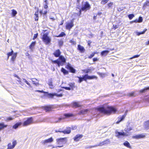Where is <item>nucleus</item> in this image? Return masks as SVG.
<instances>
[{
    "label": "nucleus",
    "instance_id": "37",
    "mask_svg": "<svg viewBox=\"0 0 149 149\" xmlns=\"http://www.w3.org/2000/svg\"><path fill=\"white\" fill-rule=\"evenodd\" d=\"M6 127V125H5L3 123H0V131Z\"/></svg>",
    "mask_w": 149,
    "mask_h": 149
},
{
    "label": "nucleus",
    "instance_id": "27",
    "mask_svg": "<svg viewBox=\"0 0 149 149\" xmlns=\"http://www.w3.org/2000/svg\"><path fill=\"white\" fill-rule=\"evenodd\" d=\"M149 6V3L146 1L144 3L142 8L143 10H145Z\"/></svg>",
    "mask_w": 149,
    "mask_h": 149
},
{
    "label": "nucleus",
    "instance_id": "17",
    "mask_svg": "<svg viewBox=\"0 0 149 149\" xmlns=\"http://www.w3.org/2000/svg\"><path fill=\"white\" fill-rule=\"evenodd\" d=\"M127 110L125 112V114L124 115L122 116H120L118 117V121H122L123 120L124 118H125V117L126 116L127 113Z\"/></svg>",
    "mask_w": 149,
    "mask_h": 149
},
{
    "label": "nucleus",
    "instance_id": "48",
    "mask_svg": "<svg viewBox=\"0 0 149 149\" xmlns=\"http://www.w3.org/2000/svg\"><path fill=\"white\" fill-rule=\"evenodd\" d=\"M134 16V15L133 14H129L128 15V17L130 19H132Z\"/></svg>",
    "mask_w": 149,
    "mask_h": 149
},
{
    "label": "nucleus",
    "instance_id": "7",
    "mask_svg": "<svg viewBox=\"0 0 149 149\" xmlns=\"http://www.w3.org/2000/svg\"><path fill=\"white\" fill-rule=\"evenodd\" d=\"M58 63H59V66L63 65L65 63L66 59L64 57L62 56H59L58 59Z\"/></svg>",
    "mask_w": 149,
    "mask_h": 149
},
{
    "label": "nucleus",
    "instance_id": "36",
    "mask_svg": "<svg viewBox=\"0 0 149 149\" xmlns=\"http://www.w3.org/2000/svg\"><path fill=\"white\" fill-rule=\"evenodd\" d=\"M68 85L70 86L72 90H73L74 88L75 87L74 83H70L68 84Z\"/></svg>",
    "mask_w": 149,
    "mask_h": 149
},
{
    "label": "nucleus",
    "instance_id": "22",
    "mask_svg": "<svg viewBox=\"0 0 149 149\" xmlns=\"http://www.w3.org/2000/svg\"><path fill=\"white\" fill-rule=\"evenodd\" d=\"M94 68H91V69H84L82 70V71L85 73H88L90 72L91 70H93Z\"/></svg>",
    "mask_w": 149,
    "mask_h": 149
},
{
    "label": "nucleus",
    "instance_id": "26",
    "mask_svg": "<svg viewBox=\"0 0 149 149\" xmlns=\"http://www.w3.org/2000/svg\"><path fill=\"white\" fill-rule=\"evenodd\" d=\"M31 80L33 82V84L35 85L36 86H37L38 85V82H36L38 80L36 78H32Z\"/></svg>",
    "mask_w": 149,
    "mask_h": 149
},
{
    "label": "nucleus",
    "instance_id": "12",
    "mask_svg": "<svg viewBox=\"0 0 149 149\" xmlns=\"http://www.w3.org/2000/svg\"><path fill=\"white\" fill-rule=\"evenodd\" d=\"M66 67L67 68L70 70V72L72 73H75V72L76 70L75 69L72 67L70 64H68L67 65Z\"/></svg>",
    "mask_w": 149,
    "mask_h": 149
},
{
    "label": "nucleus",
    "instance_id": "8",
    "mask_svg": "<svg viewBox=\"0 0 149 149\" xmlns=\"http://www.w3.org/2000/svg\"><path fill=\"white\" fill-rule=\"evenodd\" d=\"M115 136L118 138H119L121 136H127L128 135L126 133L123 132H119L117 131H116Z\"/></svg>",
    "mask_w": 149,
    "mask_h": 149
},
{
    "label": "nucleus",
    "instance_id": "61",
    "mask_svg": "<svg viewBox=\"0 0 149 149\" xmlns=\"http://www.w3.org/2000/svg\"><path fill=\"white\" fill-rule=\"evenodd\" d=\"M63 44V42L62 41H60L59 42V44L60 46H62Z\"/></svg>",
    "mask_w": 149,
    "mask_h": 149
},
{
    "label": "nucleus",
    "instance_id": "34",
    "mask_svg": "<svg viewBox=\"0 0 149 149\" xmlns=\"http://www.w3.org/2000/svg\"><path fill=\"white\" fill-rule=\"evenodd\" d=\"M44 109L46 111H50L52 110V108L48 106H46L43 107Z\"/></svg>",
    "mask_w": 149,
    "mask_h": 149
},
{
    "label": "nucleus",
    "instance_id": "5",
    "mask_svg": "<svg viewBox=\"0 0 149 149\" xmlns=\"http://www.w3.org/2000/svg\"><path fill=\"white\" fill-rule=\"evenodd\" d=\"M91 8V6L88 2L86 1L84 4H82L81 9L83 11H86L89 10Z\"/></svg>",
    "mask_w": 149,
    "mask_h": 149
},
{
    "label": "nucleus",
    "instance_id": "13",
    "mask_svg": "<svg viewBox=\"0 0 149 149\" xmlns=\"http://www.w3.org/2000/svg\"><path fill=\"white\" fill-rule=\"evenodd\" d=\"M89 111V110L87 109H83L79 112L78 114L79 115H84L87 114Z\"/></svg>",
    "mask_w": 149,
    "mask_h": 149
},
{
    "label": "nucleus",
    "instance_id": "44",
    "mask_svg": "<svg viewBox=\"0 0 149 149\" xmlns=\"http://www.w3.org/2000/svg\"><path fill=\"white\" fill-rule=\"evenodd\" d=\"M145 127L146 128H149V122H145Z\"/></svg>",
    "mask_w": 149,
    "mask_h": 149
},
{
    "label": "nucleus",
    "instance_id": "53",
    "mask_svg": "<svg viewBox=\"0 0 149 149\" xmlns=\"http://www.w3.org/2000/svg\"><path fill=\"white\" fill-rule=\"evenodd\" d=\"M108 0H102L101 2V3L103 4H105L108 1Z\"/></svg>",
    "mask_w": 149,
    "mask_h": 149
},
{
    "label": "nucleus",
    "instance_id": "50",
    "mask_svg": "<svg viewBox=\"0 0 149 149\" xmlns=\"http://www.w3.org/2000/svg\"><path fill=\"white\" fill-rule=\"evenodd\" d=\"M103 141H102V142H100L99 144H96V145H95L96 146H97V147L98 146H102L103 145H104V143H103Z\"/></svg>",
    "mask_w": 149,
    "mask_h": 149
},
{
    "label": "nucleus",
    "instance_id": "25",
    "mask_svg": "<svg viewBox=\"0 0 149 149\" xmlns=\"http://www.w3.org/2000/svg\"><path fill=\"white\" fill-rule=\"evenodd\" d=\"M123 144L124 146L127 147L128 148H131V147L130 146L129 143L127 141H125L123 143Z\"/></svg>",
    "mask_w": 149,
    "mask_h": 149
},
{
    "label": "nucleus",
    "instance_id": "3",
    "mask_svg": "<svg viewBox=\"0 0 149 149\" xmlns=\"http://www.w3.org/2000/svg\"><path fill=\"white\" fill-rule=\"evenodd\" d=\"M67 138H60L56 139L57 143L59 146L57 147L59 148L62 147L63 146V144H65L67 142Z\"/></svg>",
    "mask_w": 149,
    "mask_h": 149
},
{
    "label": "nucleus",
    "instance_id": "52",
    "mask_svg": "<svg viewBox=\"0 0 149 149\" xmlns=\"http://www.w3.org/2000/svg\"><path fill=\"white\" fill-rule=\"evenodd\" d=\"M97 147V146L96 145L94 146H88L86 147H85L86 149L91 148L94 147Z\"/></svg>",
    "mask_w": 149,
    "mask_h": 149
},
{
    "label": "nucleus",
    "instance_id": "14",
    "mask_svg": "<svg viewBox=\"0 0 149 149\" xmlns=\"http://www.w3.org/2000/svg\"><path fill=\"white\" fill-rule=\"evenodd\" d=\"M146 137L144 134H141L136 135L133 136V138L136 139H139L141 138H144Z\"/></svg>",
    "mask_w": 149,
    "mask_h": 149
},
{
    "label": "nucleus",
    "instance_id": "20",
    "mask_svg": "<svg viewBox=\"0 0 149 149\" xmlns=\"http://www.w3.org/2000/svg\"><path fill=\"white\" fill-rule=\"evenodd\" d=\"M72 105L76 107H80L82 106L80 104L79 102H73L72 103Z\"/></svg>",
    "mask_w": 149,
    "mask_h": 149
},
{
    "label": "nucleus",
    "instance_id": "51",
    "mask_svg": "<svg viewBox=\"0 0 149 149\" xmlns=\"http://www.w3.org/2000/svg\"><path fill=\"white\" fill-rule=\"evenodd\" d=\"M96 54V52H94V53H92L90 55V56H88V58H91L93 57L94 56L95 54Z\"/></svg>",
    "mask_w": 149,
    "mask_h": 149
},
{
    "label": "nucleus",
    "instance_id": "21",
    "mask_svg": "<svg viewBox=\"0 0 149 149\" xmlns=\"http://www.w3.org/2000/svg\"><path fill=\"white\" fill-rule=\"evenodd\" d=\"M60 132H62L65 134H69L71 132V130L70 129H67L66 130H65L64 131H59Z\"/></svg>",
    "mask_w": 149,
    "mask_h": 149
},
{
    "label": "nucleus",
    "instance_id": "40",
    "mask_svg": "<svg viewBox=\"0 0 149 149\" xmlns=\"http://www.w3.org/2000/svg\"><path fill=\"white\" fill-rule=\"evenodd\" d=\"M14 53L13 51L11 49V51L10 52H9L7 53V55L8 56L7 58L8 59L9 56L13 55Z\"/></svg>",
    "mask_w": 149,
    "mask_h": 149
},
{
    "label": "nucleus",
    "instance_id": "38",
    "mask_svg": "<svg viewBox=\"0 0 149 149\" xmlns=\"http://www.w3.org/2000/svg\"><path fill=\"white\" fill-rule=\"evenodd\" d=\"M36 44V42H33L29 46V48L31 49H32L33 47L35 46Z\"/></svg>",
    "mask_w": 149,
    "mask_h": 149
},
{
    "label": "nucleus",
    "instance_id": "33",
    "mask_svg": "<svg viewBox=\"0 0 149 149\" xmlns=\"http://www.w3.org/2000/svg\"><path fill=\"white\" fill-rule=\"evenodd\" d=\"M64 116L65 118H68L73 116V115L72 113H67L65 114Z\"/></svg>",
    "mask_w": 149,
    "mask_h": 149
},
{
    "label": "nucleus",
    "instance_id": "42",
    "mask_svg": "<svg viewBox=\"0 0 149 149\" xmlns=\"http://www.w3.org/2000/svg\"><path fill=\"white\" fill-rule=\"evenodd\" d=\"M33 120L32 117H28L24 119V121H32Z\"/></svg>",
    "mask_w": 149,
    "mask_h": 149
},
{
    "label": "nucleus",
    "instance_id": "58",
    "mask_svg": "<svg viewBox=\"0 0 149 149\" xmlns=\"http://www.w3.org/2000/svg\"><path fill=\"white\" fill-rule=\"evenodd\" d=\"M128 95L130 96H134V93H129L128 94Z\"/></svg>",
    "mask_w": 149,
    "mask_h": 149
},
{
    "label": "nucleus",
    "instance_id": "54",
    "mask_svg": "<svg viewBox=\"0 0 149 149\" xmlns=\"http://www.w3.org/2000/svg\"><path fill=\"white\" fill-rule=\"evenodd\" d=\"M78 78L79 79L78 82L80 83L82 81L84 80L82 77H78Z\"/></svg>",
    "mask_w": 149,
    "mask_h": 149
},
{
    "label": "nucleus",
    "instance_id": "11",
    "mask_svg": "<svg viewBox=\"0 0 149 149\" xmlns=\"http://www.w3.org/2000/svg\"><path fill=\"white\" fill-rule=\"evenodd\" d=\"M53 140L52 137H51L48 139L42 141L41 142L42 144L45 145L46 143H50L53 141Z\"/></svg>",
    "mask_w": 149,
    "mask_h": 149
},
{
    "label": "nucleus",
    "instance_id": "64",
    "mask_svg": "<svg viewBox=\"0 0 149 149\" xmlns=\"http://www.w3.org/2000/svg\"><path fill=\"white\" fill-rule=\"evenodd\" d=\"M47 4L48 3H45V4L44 8H45L46 9L48 8Z\"/></svg>",
    "mask_w": 149,
    "mask_h": 149
},
{
    "label": "nucleus",
    "instance_id": "31",
    "mask_svg": "<svg viewBox=\"0 0 149 149\" xmlns=\"http://www.w3.org/2000/svg\"><path fill=\"white\" fill-rule=\"evenodd\" d=\"M12 15L13 17H14L17 14V11L14 9H13L12 10Z\"/></svg>",
    "mask_w": 149,
    "mask_h": 149
},
{
    "label": "nucleus",
    "instance_id": "57",
    "mask_svg": "<svg viewBox=\"0 0 149 149\" xmlns=\"http://www.w3.org/2000/svg\"><path fill=\"white\" fill-rule=\"evenodd\" d=\"M38 36V33L35 34L33 36V40H34V39H36L37 37Z\"/></svg>",
    "mask_w": 149,
    "mask_h": 149
},
{
    "label": "nucleus",
    "instance_id": "29",
    "mask_svg": "<svg viewBox=\"0 0 149 149\" xmlns=\"http://www.w3.org/2000/svg\"><path fill=\"white\" fill-rule=\"evenodd\" d=\"M17 53L16 52L15 53H14L13 55H12V56L11 57V60L12 61H15L16 58V57L17 56Z\"/></svg>",
    "mask_w": 149,
    "mask_h": 149
},
{
    "label": "nucleus",
    "instance_id": "41",
    "mask_svg": "<svg viewBox=\"0 0 149 149\" xmlns=\"http://www.w3.org/2000/svg\"><path fill=\"white\" fill-rule=\"evenodd\" d=\"M82 77L84 80L86 81L88 79V74H85L82 76Z\"/></svg>",
    "mask_w": 149,
    "mask_h": 149
},
{
    "label": "nucleus",
    "instance_id": "24",
    "mask_svg": "<svg viewBox=\"0 0 149 149\" xmlns=\"http://www.w3.org/2000/svg\"><path fill=\"white\" fill-rule=\"evenodd\" d=\"M78 48L79 50L81 52H84L85 51V50L84 47L80 45H78Z\"/></svg>",
    "mask_w": 149,
    "mask_h": 149
},
{
    "label": "nucleus",
    "instance_id": "49",
    "mask_svg": "<svg viewBox=\"0 0 149 149\" xmlns=\"http://www.w3.org/2000/svg\"><path fill=\"white\" fill-rule=\"evenodd\" d=\"M35 15L36 16V18H35V20L36 21H37L38 20V12L37 13H36L35 14Z\"/></svg>",
    "mask_w": 149,
    "mask_h": 149
},
{
    "label": "nucleus",
    "instance_id": "59",
    "mask_svg": "<svg viewBox=\"0 0 149 149\" xmlns=\"http://www.w3.org/2000/svg\"><path fill=\"white\" fill-rule=\"evenodd\" d=\"M63 88H65V90H72L71 88L70 87H64Z\"/></svg>",
    "mask_w": 149,
    "mask_h": 149
},
{
    "label": "nucleus",
    "instance_id": "60",
    "mask_svg": "<svg viewBox=\"0 0 149 149\" xmlns=\"http://www.w3.org/2000/svg\"><path fill=\"white\" fill-rule=\"evenodd\" d=\"M113 5V2H111L109 4H108V6L109 8H110L111 7V6Z\"/></svg>",
    "mask_w": 149,
    "mask_h": 149
},
{
    "label": "nucleus",
    "instance_id": "56",
    "mask_svg": "<svg viewBox=\"0 0 149 149\" xmlns=\"http://www.w3.org/2000/svg\"><path fill=\"white\" fill-rule=\"evenodd\" d=\"M140 56V55H137L134 56H133L131 57L130 58V59H132L134 58H138Z\"/></svg>",
    "mask_w": 149,
    "mask_h": 149
},
{
    "label": "nucleus",
    "instance_id": "45",
    "mask_svg": "<svg viewBox=\"0 0 149 149\" xmlns=\"http://www.w3.org/2000/svg\"><path fill=\"white\" fill-rule=\"evenodd\" d=\"M97 74L100 75V76L102 78H103L104 77L105 74L102 73H100L98 72Z\"/></svg>",
    "mask_w": 149,
    "mask_h": 149
},
{
    "label": "nucleus",
    "instance_id": "55",
    "mask_svg": "<svg viewBox=\"0 0 149 149\" xmlns=\"http://www.w3.org/2000/svg\"><path fill=\"white\" fill-rule=\"evenodd\" d=\"M138 20V22H141L143 21V18L141 17H139V19Z\"/></svg>",
    "mask_w": 149,
    "mask_h": 149
},
{
    "label": "nucleus",
    "instance_id": "47",
    "mask_svg": "<svg viewBox=\"0 0 149 149\" xmlns=\"http://www.w3.org/2000/svg\"><path fill=\"white\" fill-rule=\"evenodd\" d=\"M23 81L26 83L29 86L31 87V86L30 83L25 79H23Z\"/></svg>",
    "mask_w": 149,
    "mask_h": 149
},
{
    "label": "nucleus",
    "instance_id": "46",
    "mask_svg": "<svg viewBox=\"0 0 149 149\" xmlns=\"http://www.w3.org/2000/svg\"><path fill=\"white\" fill-rule=\"evenodd\" d=\"M65 35V33L63 32H62L58 36H57V37H62Z\"/></svg>",
    "mask_w": 149,
    "mask_h": 149
},
{
    "label": "nucleus",
    "instance_id": "19",
    "mask_svg": "<svg viewBox=\"0 0 149 149\" xmlns=\"http://www.w3.org/2000/svg\"><path fill=\"white\" fill-rule=\"evenodd\" d=\"M149 90V86L146 87L144 88L139 91L140 93H144Z\"/></svg>",
    "mask_w": 149,
    "mask_h": 149
},
{
    "label": "nucleus",
    "instance_id": "35",
    "mask_svg": "<svg viewBox=\"0 0 149 149\" xmlns=\"http://www.w3.org/2000/svg\"><path fill=\"white\" fill-rule=\"evenodd\" d=\"M146 29H145L143 31H141L140 32H136V35L137 36H139L141 34H144L145 32H146V31H147Z\"/></svg>",
    "mask_w": 149,
    "mask_h": 149
},
{
    "label": "nucleus",
    "instance_id": "39",
    "mask_svg": "<svg viewBox=\"0 0 149 149\" xmlns=\"http://www.w3.org/2000/svg\"><path fill=\"white\" fill-rule=\"evenodd\" d=\"M97 79V77L94 75L90 76L88 75V79Z\"/></svg>",
    "mask_w": 149,
    "mask_h": 149
},
{
    "label": "nucleus",
    "instance_id": "28",
    "mask_svg": "<svg viewBox=\"0 0 149 149\" xmlns=\"http://www.w3.org/2000/svg\"><path fill=\"white\" fill-rule=\"evenodd\" d=\"M2 119H1L2 120H13V118L10 117H7L6 118H4L3 117H2L1 118Z\"/></svg>",
    "mask_w": 149,
    "mask_h": 149
},
{
    "label": "nucleus",
    "instance_id": "9",
    "mask_svg": "<svg viewBox=\"0 0 149 149\" xmlns=\"http://www.w3.org/2000/svg\"><path fill=\"white\" fill-rule=\"evenodd\" d=\"M17 144V142L16 140L12 142V145L11 143H9L7 145L8 148L7 149H13Z\"/></svg>",
    "mask_w": 149,
    "mask_h": 149
},
{
    "label": "nucleus",
    "instance_id": "62",
    "mask_svg": "<svg viewBox=\"0 0 149 149\" xmlns=\"http://www.w3.org/2000/svg\"><path fill=\"white\" fill-rule=\"evenodd\" d=\"M77 127L76 126H72V128L73 130H74L77 129Z\"/></svg>",
    "mask_w": 149,
    "mask_h": 149
},
{
    "label": "nucleus",
    "instance_id": "6",
    "mask_svg": "<svg viewBox=\"0 0 149 149\" xmlns=\"http://www.w3.org/2000/svg\"><path fill=\"white\" fill-rule=\"evenodd\" d=\"M45 95L48 98H52L54 96H56L58 97H61L63 96L62 94H58L56 93H49L47 92L45 93Z\"/></svg>",
    "mask_w": 149,
    "mask_h": 149
},
{
    "label": "nucleus",
    "instance_id": "4",
    "mask_svg": "<svg viewBox=\"0 0 149 149\" xmlns=\"http://www.w3.org/2000/svg\"><path fill=\"white\" fill-rule=\"evenodd\" d=\"M42 41L45 42L46 45L49 44L51 41V39L48 36L47 33H45L43 34L42 37Z\"/></svg>",
    "mask_w": 149,
    "mask_h": 149
},
{
    "label": "nucleus",
    "instance_id": "15",
    "mask_svg": "<svg viewBox=\"0 0 149 149\" xmlns=\"http://www.w3.org/2000/svg\"><path fill=\"white\" fill-rule=\"evenodd\" d=\"M83 136L82 134H77L74 137V140L76 141H78Z\"/></svg>",
    "mask_w": 149,
    "mask_h": 149
},
{
    "label": "nucleus",
    "instance_id": "18",
    "mask_svg": "<svg viewBox=\"0 0 149 149\" xmlns=\"http://www.w3.org/2000/svg\"><path fill=\"white\" fill-rule=\"evenodd\" d=\"M109 52V51L107 50H104L101 53V55L102 56H105Z\"/></svg>",
    "mask_w": 149,
    "mask_h": 149
},
{
    "label": "nucleus",
    "instance_id": "63",
    "mask_svg": "<svg viewBox=\"0 0 149 149\" xmlns=\"http://www.w3.org/2000/svg\"><path fill=\"white\" fill-rule=\"evenodd\" d=\"M36 92H40L41 93H45V92L44 91H43L42 90V91H40V90H36Z\"/></svg>",
    "mask_w": 149,
    "mask_h": 149
},
{
    "label": "nucleus",
    "instance_id": "1",
    "mask_svg": "<svg viewBox=\"0 0 149 149\" xmlns=\"http://www.w3.org/2000/svg\"><path fill=\"white\" fill-rule=\"evenodd\" d=\"M116 109L112 107L102 106L92 110V113L94 112V117L102 116L104 115H109L112 113H115Z\"/></svg>",
    "mask_w": 149,
    "mask_h": 149
},
{
    "label": "nucleus",
    "instance_id": "23",
    "mask_svg": "<svg viewBox=\"0 0 149 149\" xmlns=\"http://www.w3.org/2000/svg\"><path fill=\"white\" fill-rule=\"evenodd\" d=\"M48 84L50 86L49 88H53V86L52 84V79H49L48 80Z\"/></svg>",
    "mask_w": 149,
    "mask_h": 149
},
{
    "label": "nucleus",
    "instance_id": "30",
    "mask_svg": "<svg viewBox=\"0 0 149 149\" xmlns=\"http://www.w3.org/2000/svg\"><path fill=\"white\" fill-rule=\"evenodd\" d=\"M61 71L65 75L68 74V72L63 68H62L61 69Z\"/></svg>",
    "mask_w": 149,
    "mask_h": 149
},
{
    "label": "nucleus",
    "instance_id": "16",
    "mask_svg": "<svg viewBox=\"0 0 149 149\" xmlns=\"http://www.w3.org/2000/svg\"><path fill=\"white\" fill-rule=\"evenodd\" d=\"M61 52L59 49H58L56 50L53 54V55L55 57H59L60 56Z\"/></svg>",
    "mask_w": 149,
    "mask_h": 149
},
{
    "label": "nucleus",
    "instance_id": "2",
    "mask_svg": "<svg viewBox=\"0 0 149 149\" xmlns=\"http://www.w3.org/2000/svg\"><path fill=\"white\" fill-rule=\"evenodd\" d=\"M33 122H20L17 123L13 126V128L15 129H17L22 125L23 126H26L33 123Z\"/></svg>",
    "mask_w": 149,
    "mask_h": 149
},
{
    "label": "nucleus",
    "instance_id": "32",
    "mask_svg": "<svg viewBox=\"0 0 149 149\" xmlns=\"http://www.w3.org/2000/svg\"><path fill=\"white\" fill-rule=\"evenodd\" d=\"M104 145H107L110 143V141L109 139H107L103 141Z\"/></svg>",
    "mask_w": 149,
    "mask_h": 149
},
{
    "label": "nucleus",
    "instance_id": "10",
    "mask_svg": "<svg viewBox=\"0 0 149 149\" xmlns=\"http://www.w3.org/2000/svg\"><path fill=\"white\" fill-rule=\"evenodd\" d=\"M74 25L73 23V22L71 21L70 22H68L67 23L66 26V28L67 29L69 30Z\"/></svg>",
    "mask_w": 149,
    "mask_h": 149
},
{
    "label": "nucleus",
    "instance_id": "43",
    "mask_svg": "<svg viewBox=\"0 0 149 149\" xmlns=\"http://www.w3.org/2000/svg\"><path fill=\"white\" fill-rule=\"evenodd\" d=\"M52 63H57L58 65V67H59V63H58L59 62H58V59L56 60H52Z\"/></svg>",
    "mask_w": 149,
    "mask_h": 149
}]
</instances>
